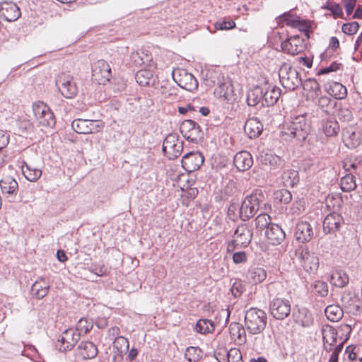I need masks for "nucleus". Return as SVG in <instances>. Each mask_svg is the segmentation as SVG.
<instances>
[{
  "mask_svg": "<svg viewBox=\"0 0 362 362\" xmlns=\"http://www.w3.org/2000/svg\"><path fill=\"white\" fill-rule=\"evenodd\" d=\"M235 27V23L233 20L224 18L222 21H217L214 23L216 30H230Z\"/></svg>",
  "mask_w": 362,
  "mask_h": 362,
  "instance_id": "864d4df0",
  "label": "nucleus"
},
{
  "mask_svg": "<svg viewBox=\"0 0 362 362\" xmlns=\"http://www.w3.org/2000/svg\"><path fill=\"white\" fill-rule=\"evenodd\" d=\"M260 161L262 165L269 166L271 168L281 167L283 165L281 158L271 151L262 152Z\"/></svg>",
  "mask_w": 362,
  "mask_h": 362,
  "instance_id": "bb28decb",
  "label": "nucleus"
},
{
  "mask_svg": "<svg viewBox=\"0 0 362 362\" xmlns=\"http://www.w3.org/2000/svg\"><path fill=\"white\" fill-rule=\"evenodd\" d=\"M162 98L168 101H173L178 97V88L168 81H163L160 87Z\"/></svg>",
  "mask_w": 362,
  "mask_h": 362,
  "instance_id": "cd10ccee",
  "label": "nucleus"
},
{
  "mask_svg": "<svg viewBox=\"0 0 362 362\" xmlns=\"http://www.w3.org/2000/svg\"><path fill=\"white\" fill-rule=\"evenodd\" d=\"M180 131L182 136H194L199 132V127L191 119L183 121L180 126Z\"/></svg>",
  "mask_w": 362,
  "mask_h": 362,
  "instance_id": "72a5a7b5",
  "label": "nucleus"
},
{
  "mask_svg": "<svg viewBox=\"0 0 362 362\" xmlns=\"http://www.w3.org/2000/svg\"><path fill=\"white\" fill-rule=\"evenodd\" d=\"M234 164L239 170L245 171L252 166L253 159L248 151H242L234 156Z\"/></svg>",
  "mask_w": 362,
  "mask_h": 362,
  "instance_id": "4be33fe9",
  "label": "nucleus"
},
{
  "mask_svg": "<svg viewBox=\"0 0 362 362\" xmlns=\"http://www.w3.org/2000/svg\"><path fill=\"white\" fill-rule=\"evenodd\" d=\"M236 183L233 180H226L223 184V194L227 197L234 195L237 192Z\"/></svg>",
  "mask_w": 362,
  "mask_h": 362,
  "instance_id": "6e6d98bb",
  "label": "nucleus"
},
{
  "mask_svg": "<svg viewBox=\"0 0 362 362\" xmlns=\"http://www.w3.org/2000/svg\"><path fill=\"white\" fill-rule=\"evenodd\" d=\"M341 64L334 62L332 63L329 66L322 68L318 71V75L327 74L329 72L336 71L341 69Z\"/></svg>",
  "mask_w": 362,
  "mask_h": 362,
  "instance_id": "69168bd1",
  "label": "nucleus"
},
{
  "mask_svg": "<svg viewBox=\"0 0 362 362\" xmlns=\"http://www.w3.org/2000/svg\"><path fill=\"white\" fill-rule=\"evenodd\" d=\"M298 180V173L294 170H287L281 175V182L285 187H293Z\"/></svg>",
  "mask_w": 362,
  "mask_h": 362,
  "instance_id": "79ce46f5",
  "label": "nucleus"
},
{
  "mask_svg": "<svg viewBox=\"0 0 362 362\" xmlns=\"http://www.w3.org/2000/svg\"><path fill=\"white\" fill-rule=\"evenodd\" d=\"M131 57L136 66H147L152 60L151 54L144 50L132 53Z\"/></svg>",
  "mask_w": 362,
  "mask_h": 362,
  "instance_id": "58836bf2",
  "label": "nucleus"
},
{
  "mask_svg": "<svg viewBox=\"0 0 362 362\" xmlns=\"http://www.w3.org/2000/svg\"><path fill=\"white\" fill-rule=\"evenodd\" d=\"M274 195L276 199H278L280 202L284 204L290 202L292 199V195L291 192L286 189H281L276 191Z\"/></svg>",
  "mask_w": 362,
  "mask_h": 362,
  "instance_id": "4d7b16f0",
  "label": "nucleus"
},
{
  "mask_svg": "<svg viewBox=\"0 0 362 362\" xmlns=\"http://www.w3.org/2000/svg\"><path fill=\"white\" fill-rule=\"evenodd\" d=\"M204 158L199 152H190L183 156L182 166L188 172L198 170L204 163Z\"/></svg>",
  "mask_w": 362,
  "mask_h": 362,
  "instance_id": "f3484780",
  "label": "nucleus"
},
{
  "mask_svg": "<svg viewBox=\"0 0 362 362\" xmlns=\"http://www.w3.org/2000/svg\"><path fill=\"white\" fill-rule=\"evenodd\" d=\"M281 90L278 87H272L271 89L267 90L263 93V101L267 106H272L276 103L280 98Z\"/></svg>",
  "mask_w": 362,
  "mask_h": 362,
  "instance_id": "c9c22d12",
  "label": "nucleus"
},
{
  "mask_svg": "<svg viewBox=\"0 0 362 362\" xmlns=\"http://www.w3.org/2000/svg\"><path fill=\"white\" fill-rule=\"evenodd\" d=\"M230 335L235 344L239 346L244 345L247 341L246 332L242 325L232 322L229 326Z\"/></svg>",
  "mask_w": 362,
  "mask_h": 362,
  "instance_id": "b1692460",
  "label": "nucleus"
},
{
  "mask_svg": "<svg viewBox=\"0 0 362 362\" xmlns=\"http://www.w3.org/2000/svg\"><path fill=\"white\" fill-rule=\"evenodd\" d=\"M113 349L117 351V356L114 357V359H122V355L126 354L129 349V341L124 337H117L113 342Z\"/></svg>",
  "mask_w": 362,
  "mask_h": 362,
  "instance_id": "f704fd0d",
  "label": "nucleus"
},
{
  "mask_svg": "<svg viewBox=\"0 0 362 362\" xmlns=\"http://www.w3.org/2000/svg\"><path fill=\"white\" fill-rule=\"evenodd\" d=\"M227 362H243L240 351L231 348L227 353Z\"/></svg>",
  "mask_w": 362,
  "mask_h": 362,
  "instance_id": "bf43d9fd",
  "label": "nucleus"
},
{
  "mask_svg": "<svg viewBox=\"0 0 362 362\" xmlns=\"http://www.w3.org/2000/svg\"><path fill=\"white\" fill-rule=\"evenodd\" d=\"M214 95L228 102L236 100L233 84L228 78H223V81L220 82L218 86L214 90Z\"/></svg>",
  "mask_w": 362,
  "mask_h": 362,
  "instance_id": "a211bd4d",
  "label": "nucleus"
},
{
  "mask_svg": "<svg viewBox=\"0 0 362 362\" xmlns=\"http://www.w3.org/2000/svg\"><path fill=\"white\" fill-rule=\"evenodd\" d=\"M322 9L327 10L330 11V15L334 19L342 18L346 19L344 17L343 8L342 7L337 3L333 1H327L322 6Z\"/></svg>",
  "mask_w": 362,
  "mask_h": 362,
  "instance_id": "4c0bfd02",
  "label": "nucleus"
},
{
  "mask_svg": "<svg viewBox=\"0 0 362 362\" xmlns=\"http://www.w3.org/2000/svg\"><path fill=\"white\" fill-rule=\"evenodd\" d=\"M263 91L259 88L257 87L253 90H251L248 94L247 98V104L250 106H255L257 105L261 100L262 101V104L264 103L263 101Z\"/></svg>",
  "mask_w": 362,
  "mask_h": 362,
  "instance_id": "37998d69",
  "label": "nucleus"
},
{
  "mask_svg": "<svg viewBox=\"0 0 362 362\" xmlns=\"http://www.w3.org/2000/svg\"><path fill=\"white\" fill-rule=\"evenodd\" d=\"M359 28V24L356 21L344 23L341 26V30L344 33L352 35L356 33Z\"/></svg>",
  "mask_w": 362,
  "mask_h": 362,
  "instance_id": "13d9d810",
  "label": "nucleus"
},
{
  "mask_svg": "<svg viewBox=\"0 0 362 362\" xmlns=\"http://www.w3.org/2000/svg\"><path fill=\"white\" fill-rule=\"evenodd\" d=\"M303 90L307 92V96L313 100L316 98L320 93V86L318 82L314 78H308L302 85Z\"/></svg>",
  "mask_w": 362,
  "mask_h": 362,
  "instance_id": "7c9ffc66",
  "label": "nucleus"
},
{
  "mask_svg": "<svg viewBox=\"0 0 362 362\" xmlns=\"http://www.w3.org/2000/svg\"><path fill=\"white\" fill-rule=\"evenodd\" d=\"M299 17L291 13L290 12H286L279 16L276 20L278 25H281L282 23H285L287 25L293 28Z\"/></svg>",
  "mask_w": 362,
  "mask_h": 362,
  "instance_id": "09e8293b",
  "label": "nucleus"
},
{
  "mask_svg": "<svg viewBox=\"0 0 362 362\" xmlns=\"http://www.w3.org/2000/svg\"><path fill=\"white\" fill-rule=\"evenodd\" d=\"M1 191L4 194H14L18 187L17 182L11 177H5L0 181Z\"/></svg>",
  "mask_w": 362,
  "mask_h": 362,
  "instance_id": "ea45409f",
  "label": "nucleus"
},
{
  "mask_svg": "<svg viewBox=\"0 0 362 362\" xmlns=\"http://www.w3.org/2000/svg\"><path fill=\"white\" fill-rule=\"evenodd\" d=\"M80 339L78 330L70 328L64 331L56 343V347L60 351L71 350Z\"/></svg>",
  "mask_w": 362,
  "mask_h": 362,
  "instance_id": "9d476101",
  "label": "nucleus"
},
{
  "mask_svg": "<svg viewBox=\"0 0 362 362\" xmlns=\"http://www.w3.org/2000/svg\"><path fill=\"white\" fill-rule=\"evenodd\" d=\"M323 346L327 351H331L339 344V337L337 329L329 325L321 327Z\"/></svg>",
  "mask_w": 362,
  "mask_h": 362,
  "instance_id": "dca6fc26",
  "label": "nucleus"
},
{
  "mask_svg": "<svg viewBox=\"0 0 362 362\" xmlns=\"http://www.w3.org/2000/svg\"><path fill=\"white\" fill-rule=\"evenodd\" d=\"M265 236L271 244L278 245L285 239L286 233L279 226L274 223L267 228Z\"/></svg>",
  "mask_w": 362,
  "mask_h": 362,
  "instance_id": "aec40b11",
  "label": "nucleus"
},
{
  "mask_svg": "<svg viewBox=\"0 0 362 362\" xmlns=\"http://www.w3.org/2000/svg\"><path fill=\"white\" fill-rule=\"evenodd\" d=\"M173 76L174 81L183 89L192 91L198 87L196 78L185 69H179L177 73L173 74Z\"/></svg>",
  "mask_w": 362,
  "mask_h": 362,
  "instance_id": "4468645a",
  "label": "nucleus"
},
{
  "mask_svg": "<svg viewBox=\"0 0 362 362\" xmlns=\"http://www.w3.org/2000/svg\"><path fill=\"white\" fill-rule=\"evenodd\" d=\"M22 170L25 178L30 182L37 181L42 175L40 170L37 168L32 169L28 164L23 166Z\"/></svg>",
  "mask_w": 362,
  "mask_h": 362,
  "instance_id": "de8ad7c7",
  "label": "nucleus"
},
{
  "mask_svg": "<svg viewBox=\"0 0 362 362\" xmlns=\"http://www.w3.org/2000/svg\"><path fill=\"white\" fill-rule=\"evenodd\" d=\"M103 127L100 120L75 119L71 123L72 129L78 134H97Z\"/></svg>",
  "mask_w": 362,
  "mask_h": 362,
  "instance_id": "1a4fd4ad",
  "label": "nucleus"
},
{
  "mask_svg": "<svg viewBox=\"0 0 362 362\" xmlns=\"http://www.w3.org/2000/svg\"><path fill=\"white\" fill-rule=\"evenodd\" d=\"M136 82L141 86H151L154 85L155 78L152 71L141 69L135 75Z\"/></svg>",
  "mask_w": 362,
  "mask_h": 362,
  "instance_id": "c85d7f7f",
  "label": "nucleus"
},
{
  "mask_svg": "<svg viewBox=\"0 0 362 362\" xmlns=\"http://www.w3.org/2000/svg\"><path fill=\"white\" fill-rule=\"evenodd\" d=\"M310 129V126L305 115H298L286 124L284 134L285 136H308Z\"/></svg>",
  "mask_w": 362,
  "mask_h": 362,
  "instance_id": "0eeeda50",
  "label": "nucleus"
},
{
  "mask_svg": "<svg viewBox=\"0 0 362 362\" xmlns=\"http://www.w3.org/2000/svg\"><path fill=\"white\" fill-rule=\"evenodd\" d=\"M34 118L39 126L52 128L56 123L55 117L50 108L42 102L33 104Z\"/></svg>",
  "mask_w": 362,
  "mask_h": 362,
  "instance_id": "39448f33",
  "label": "nucleus"
},
{
  "mask_svg": "<svg viewBox=\"0 0 362 362\" xmlns=\"http://www.w3.org/2000/svg\"><path fill=\"white\" fill-rule=\"evenodd\" d=\"M340 187L344 192H348L354 190L356 187L355 177L351 173L346 174L341 177Z\"/></svg>",
  "mask_w": 362,
  "mask_h": 362,
  "instance_id": "c03bdc74",
  "label": "nucleus"
},
{
  "mask_svg": "<svg viewBox=\"0 0 362 362\" xmlns=\"http://www.w3.org/2000/svg\"><path fill=\"white\" fill-rule=\"evenodd\" d=\"M201 356L202 351L199 348L190 346L185 351V357L189 362H197Z\"/></svg>",
  "mask_w": 362,
  "mask_h": 362,
  "instance_id": "3c124183",
  "label": "nucleus"
},
{
  "mask_svg": "<svg viewBox=\"0 0 362 362\" xmlns=\"http://www.w3.org/2000/svg\"><path fill=\"white\" fill-rule=\"evenodd\" d=\"M1 15L8 22L18 20L21 15L20 8L13 3H4L1 4L0 9Z\"/></svg>",
  "mask_w": 362,
  "mask_h": 362,
  "instance_id": "412c9836",
  "label": "nucleus"
},
{
  "mask_svg": "<svg viewBox=\"0 0 362 362\" xmlns=\"http://www.w3.org/2000/svg\"><path fill=\"white\" fill-rule=\"evenodd\" d=\"M183 150V141L179 137H165L163 143V151L169 159L179 157Z\"/></svg>",
  "mask_w": 362,
  "mask_h": 362,
  "instance_id": "ddd939ff",
  "label": "nucleus"
},
{
  "mask_svg": "<svg viewBox=\"0 0 362 362\" xmlns=\"http://www.w3.org/2000/svg\"><path fill=\"white\" fill-rule=\"evenodd\" d=\"M111 77V69L105 60L100 59L94 63L92 67V79L98 84H105Z\"/></svg>",
  "mask_w": 362,
  "mask_h": 362,
  "instance_id": "9b49d317",
  "label": "nucleus"
},
{
  "mask_svg": "<svg viewBox=\"0 0 362 362\" xmlns=\"http://www.w3.org/2000/svg\"><path fill=\"white\" fill-rule=\"evenodd\" d=\"M56 84L61 94L66 98H73L78 93V87L74 78L68 74H60Z\"/></svg>",
  "mask_w": 362,
  "mask_h": 362,
  "instance_id": "6e6552de",
  "label": "nucleus"
},
{
  "mask_svg": "<svg viewBox=\"0 0 362 362\" xmlns=\"http://www.w3.org/2000/svg\"><path fill=\"white\" fill-rule=\"evenodd\" d=\"M267 277L266 271L260 267L250 269L247 274V279L252 284L262 282Z\"/></svg>",
  "mask_w": 362,
  "mask_h": 362,
  "instance_id": "e433bc0d",
  "label": "nucleus"
},
{
  "mask_svg": "<svg viewBox=\"0 0 362 362\" xmlns=\"http://www.w3.org/2000/svg\"><path fill=\"white\" fill-rule=\"evenodd\" d=\"M296 257L303 269L309 273L315 272L319 267V259L308 247H300L296 250Z\"/></svg>",
  "mask_w": 362,
  "mask_h": 362,
  "instance_id": "423d86ee",
  "label": "nucleus"
},
{
  "mask_svg": "<svg viewBox=\"0 0 362 362\" xmlns=\"http://www.w3.org/2000/svg\"><path fill=\"white\" fill-rule=\"evenodd\" d=\"M356 347L349 346L346 347L345 351V355L347 356L350 362L354 360L358 359V354L355 351Z\"/></svg>",
  "mask_w": 362,
  "mask_h": 362,
  "instance_id": "338daca9",
  "label": "nucleus"
},
{
  "mask_svg": "<svg viewBox=\"0 0 362 362\" xmlns=\"http://www.w3.org/2000/svg\"><path fill=\"white\" fill-rule=\"evenodd\" d=\"M195 329L197 332L206 334L212 332L214 330V326L210 320L201 319L197 321Z\"/></svg>",
  "mask_w": 362,
  "mask_h": 362,
  "instance_id": "a18cd8bd",
  "label": "nucleus"
},
{
  "mask_svg": "<svg viewBox=\"0 0 362 362\" xmlns=\"http://www.w3.org/2000/svg\"><path fill=\"white\" fill-rule=\"evenodd\" d=\"M343 142L349 148H355L361 144V137H343Z\"/></svg>",
  "mask_w": 362,
  "mask_h": 362,
  "instance_id": "e2e57ef3",
  "label": "nucleus"
},
{
  "mask_svg": "<svg viewBox=\"0 0 362 362\" xmlns=\"http://www.w3.org/2000/svg\"><path fill=\"white\" fill-rule=\"evenodd\" d=\"M312 292L320 297H325L328 294V286L326 282L317 280L311 285Z\"/></svg>",
  "mask_w": 362,
  "mask_h": 362,
  "instance_id": "49530a36",
  "label": "nucleus"
},
{
  "mask_svg": "<svg viewBox=\"0 0 362 362\" xmlns=\"http://www.w3.org/2000/svg\"><path fill=\"white\" fill-rule=\"evenodd\" d=\"M343 347V341L339 342V344L334 347L332 350L333 351L331 357L329 358V362H337L338 360V354L341 351Z\"/></svg>",
  "mask_w": 362,
  "mask_h": 362,
  "instance_id": "774afa93",
  "label": "nucleus"
},
{
  "mask_svg": "<svg viewBox=\"0 0 362 362\" xmlns=\"http://www.w3.org/2000/svg\"><path fill=\"white\" fill-rule=\"evenodd\" d=\"M49 284L43 277L37 279L32 286V291L37 298H42L48 293Z\"/></svg>",
  "mask_w": 362,
  "mask_h": 362,
  "instance_id": "2f4dec72",
  "label": "nucleus"
},
{
  "mask_svg": "<svg viewBox=\"0 0 362 362\" xmlns=\"http://www.w3.org/2000/svg\"><path fill=\"white\" fill-rule=\"evenodd\" d=\"M327 318L332 322H337L341 319L344 313L341 308L338 305H328L325 310Z\"/></svg>",
  "mask_w": 362,
  "mask_h": 362,
  "instance_id": "a19ab883",
  "label": "nucleus"
},
{
  "mask_svg": "<svg viewBox=\"0 0 362 362\" xmlns=\"http://www.w3.org/2000/svg\"><path fill=\"white\" fill-rule=\"evenodd\" d=\"M255 223L256 228L261 230L264 229L267 230L271 224H273L271 223V217L264 213L260 214L256 217L255 219Z\"/></svg>",
  "mask_w": 362,
  "mask_h": 362,
  "instance_id": "8fccbe9b",
  "label": "nucleus"
},
{
  "mask_svg": "<svg viewBox=\"0 0 362 362\" xmlns=\"http://www.w3.org/2000/svg\"><path fill=\"white\" fill-rule=\"evenodd\" d=\"M233 253V261L235 264H243L245 263L247 260V255L244 251H237L235 250Z\"/></svg>",
  "mask_w": 362,
  "mask_h": 362,
  "instance_id": "680f3d73",
  "label": "nucleus"
},
{
  "mask_svg": "<svg viewBox=\"0 0 362 362\" xmlns=\"http://www.w3.org/2000/svg\"><path fill=\"white\" fill-rule=\"evenodd\" d=\"M263 130V126L257 118L247 119L244 126V131L247 136H259Z\"/></svg>",
  "mask_w": 362,
  "mask_h": 362,
  "instance_id": "c756f323",
  "label": "nucleus"
},
{
  "mask_svg": "<svg viewBox=\"0 0 362 362\" xmlns=\"http://www.w3.org/2000/svg\"><path fill=\"white\" fill-rule=\"evenodd\" d=\"M314 232L312 226L307 221H300L296 224L295 237L297 241L304 243L313 238Z\"/></svg>",
  "mask_w": 362,
  "mask_h": 362,
  "instance_id": "6ab92c4d",
  "label": "nucleus"
},
{
  "mask_svg": "<svg viewBox=\"0 0 362 362\" xmlns=\"http://www.w3.org/2000/svg\"><path fill=\"white\" fill-rule=\"evenodd\" d=\"M279 76L281 85L286 90H294L302 85L299 73L287 64L280 67Z\"/></svg>",
  "mask_w": 362,
  "mask_h": 362,
  "instance_id": "7ed1b4c3",
  "label": "nucleus"
},
{
  "mask_svg": "<svg viewBox=\"0 0 362 362\" xmlns=\"http://www.w3.org/2000/svg\"><path fill=\"white\" fill-rule=\"evenodd\" d=\"M343 221L340 214L333 212L328 214L323 221V230L325 233H329L337 230Z\"/></svg>",
  "mask_w": 362,
  "mask_h": 362,
  "instance_id": "5701e85b",
  "label": "nucleus"
},
{
  "mask_svg": "<svg viewBox=\"0 0 362 362\" xmlns=\"http://www.w3.org/2000/svg\"><path fill=\"white\" fill-rule=\"evenodd\" d=\"M325 90L329 95L336 99L341 100L345 98L347 95L346 88L339 82H328L325 85Z\"/></svg>",
  "mask_w": 362,
  "mask_h": 362,
  "instance_id": "393cba45",
  "label": "nucleus"
},
{
  "mask_svg": "<svg viewBox=\"0 0 362 362\" xmlns=\"http://www.w3.org/2000/svg\"><path fill=\"white\" fill-rule=\"evenodd\" d=\"M228 216L230 219L240 218V206L238 203H231L228 209Z\"/></svg>",
  "mask_w": 362,
  "mask_h": 362,
  "instance_id": "052dcab7",
  "label": "nucleus"
},
{
  "mask_svg": "<svg viewBox=\"0 0 362 362\" xmlns=\"http://www.w3.org/2000/svg\"><path fill=\"white\" fill-rule=\"evenodd\" d=\"M337 332H338L339 342L343 341L344 344L349 337L351 332V327L347 324L341 325Z\"/></svg>",
  "mask_w": 362,
  "mask_h": 362,
  "instance_id": "5fc2aeb1",
  "label": "nucleus"
},
{
  "mask_svg": "<svg viewBox=\"0 0 362 362\" xmlns=\"http://www.w3.org/2000/svg\"><path fill=\"white\" fill-rule=\"evenodd\" d=\"M252 238V230L247 224L238 226L234 232L233 240L228 243L227 252H233L238 247H247L251 242Z\"/></svg>",
  "mask_w": 362,
  "mask_h": 362,
  "instance_id": "20e7f679",
  "label": "nucleus"
},
{
  "mask_svg": "<svg viewBox=\"0 0 362 362\" xmlns=\"http://www.w3.org/2000/svg\"><path fill=\"white\" fill-rule=\"evenodd\" d=\"M339 129L338 123L334 121H327L323 127L325 136H336Z\"/></svg>",
  "mask_w": 362,
  "mask_h": 362,
  "instance_id": "603ef678",
  "label": "nucleus"
},
{
  "mask_svg": "<svg viewBox=\"0 0 362 362\" xmlns=\"http://www.w3.org/2000/svg\"><path fill=\"white\" fill-rule=\"evenodd\" d=\"M244 290L243 285L240 280H236L232 285L230 288L231 293L235 297L241 296Z\"/></svg>",
  "mask_w": 362,
  "mask_h": 362,
  "instance_id": "0e129e2a",
  "label": "nucleus"
},
{
  "mask_svg": "<svg viewBox=\"0 0 362 362\" xmlns=\"http://www.w3.org/2000/svg\"><path fill=\"white\" fill-rule=\"evenodd\" d=\"M78 351L83 359H91L98 354V349L91 341L81 342L78 347Z\"/></svg>",
  "mask_w": 362,
  "mask_h": 362,
  "instance_id": "a878e982",
  "label": "nucleus"
},
{
  "mask_svg": "<svg viewBox=\"0 0 362 362\" xmlns=\"http://www.w3.org/2000/svg\"><path fill=\"white\" fill-rule=\"evenodd\" d=\"M245 325L250 334H259L267 325V315L262 310L250 308L246 312Z\"/></svg>",
  "mask_w": 362,
  "mask_h": 362,
  "instance_id": "f03ea898",
  "label": "nucleus"
},
{
  "mask_svg": "<svg viewBox=\"0 0 362 362\" xmlns=\"http://www.w3.org/2000/svg\"><path fill=\"white\" fill-rule=\"evenodd\" d=\"M349 276L341 270H336L330 276V283L337 287L343 288L349 283Z\"/></svg>",
  "mask_w": 362,
  "mask_h": 362,
  "instance_id": "473e14b6",
  "label": "nucleus"
},
{
  "mask_svg": "<svg viewBox=\"0 0 362 362\" xmlns=\"http://www.w3.org/2000/svg\"><path fill=\"white\" fill-rule=\"evenodd\" d=\"M264 199V194L261 189H256L250 194L246 196L240 206V218L243 221H247L252 217Z\"/></svg>",
  "mask_w": 362,
  "mask_h": 362,
  "instance_id": "f257e3e1",
  "label": "nucleus"
},
{
  "mask_svg": "<svg viewBox=\"0 0 362 362\" xmlns=\"http://www.w3.org/2000/svg\"><path fill=\"white\" fill-rule=\"evenodd\" d=\"M281 49L283 52L288 54L296 55L304 50V40L298 35L291 36L282 42Z\"/></svg>",
  "mask_w": 362,
  "mask_h": 362,
  "instance_id": "2eb2a0df",
  "label": "nucleus"
},
{
  "mask_svg": "<svg viewBox=\"0 0 362 362\" xmlns=\"http://www.w3.org/2000/svg\"><path fill=\"white\" fill-rule=\"evenodd\" d=\"M270 312L277 320H284L291 313V303L287 299L276 298L270 303Z\"/></svg>",
  "mask_w": 362,
  "mask_h": 362,
  "instance_id": "f8f14e48",
  "label": "nucleus"
}]
</instances>
